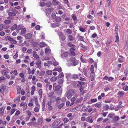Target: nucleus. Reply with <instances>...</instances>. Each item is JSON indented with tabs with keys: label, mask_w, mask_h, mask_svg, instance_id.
<instances>
[{
	"label": "nucleus",
	"mask_w": 128,
	"mask_h": 128,
	"mask_svg": "<svg viewBox=\"0 0 128 128\" xmlns=\"http://www.w3.org/2000/svg\"><path fill=\"white\" fill-rule=\"evenodd\" d=\"M75 93V92L74 90L71 89L69 90L67 93L66 97L68 99L70 98L72 96L74 95Z\"/></svg>",
	"instance_id": "1"
},
{
	"label": "nucleus",
	"mask_w": 128,
	"mask_h": 128,
	"mask_svg": "<svg viewBox=\"0 0 128 128\" xmlns=\"http://www.w3.org/2000/svg\"><path fill=\"white\" fill-rule=\"evenodd\" d=\"M61 86L60 85H58L56 86L55 88L54 91L56 92V93L58 94H62V90L60 89Z\"/></svg>",
	"instance_id": "2"
},
{
	"label": "nucleus",
	"mask_w": 128,
	"mask_h": 128,
	"mask_svg": "<svg viewBox=\"0 0 128 128\" xmlns=\"http://www.w3.org/2000/svg\"><path fill=\"white\" fill-rule=\"evenodd\" d=\"M60 122V120L58 119L55 120L52 124V127L53 128H56Z\"/></svg>",
	"instance_id": "3"
},
{
	"label": "nucleus",
	"mask_w": 128,
	"mask_h": 128,
	"mask_svg": "<svg viewBox=\"0 0 128 128\" xmlns=\"http://www.w3.org/2000/svg\"><path fill=\"white\" fill-rule=\"evenodd\" d=\"M8 70V69L5 68L3 70L1 71L2 74L4 76L7 74L10 71L9 70Z\"/></svg>",
	"instance_id": "4"
},
{
	"label": "nucleus",
	"mask_w": 128,
	"mask_h": 128,
	"mask_svg": "<svg viewBox=\"0 0 128 128\" xmlns=\"http://www.w3.org/2000/svg\"><path fill=\"white\" fill-rule=\"evenodd\" d=\"M86 121L90 123H92L93 122L92 117L91 116H88L86 119Z\"/></svg>",
	"instance_id": "5"
},
{
	"label": "nucleus",
	"mask_w": 128,
	"mask_h": 128,
	"mask_svg": "<svg viewBox=\"0 0 128 128\" xmlns=\"http://www.w3.org/2000/svg\"><path fill=\"white\" fill-rule=\"evenodd\" d=\"M80 48H81L84 51H86L87 50V46H85L82 44L81 43H80Z\"/></svg>",
	"instance_id": "6"
},
{
	"label": "nucleus",
	"mask_w": 128,
	"mask_h": 128,
	"mask_svg": "<svg viewBox=\"0 0 128 128\" xmlns=\"http://www.w3.org/2000/svg\"><path fill=\"white\" fill-rule=\"evenodd\" d=\"M68 55V53L67 52L63 53L61 56V57L63 58H67Z\"/></svg>",
	"instance_id": "7"
},
{
	"label": "nucleus",
	"mask_w": 128,
	"mask_h": 128,
	"mask_svg": "<svg viewBox=\"0 0 128 128\" xmlns=\"http://www.w3.org/2000/svg\"><path fill=\"white\" fill-rule=\"evenodd\" d=\"M102 102H99L97 103L96 104H94L95 106L97 108H100L102 105Z\"/></svg>",
	"instance_id": "8"
},
{
	"label": "nucleus",
	"mask_w": 128,
	"mask_h": 128,
	"mask_svg": "<svg viewBox=\"0 0 128 128\" xmlns=\"http://www.w3.org/2000/svg\"><path fill=\"white\" fill-rule=\"evenodd\" d=\"M32 34H27L25 35V37L26 39H30L32 37Z\"/></svg>",
	"instance_id": "9"
},
{
	"label": "nucleus",
	"mask_w": 128,
	"mask_h": 128,
	"mask_svg": "<svg viewBox=\"0 0 128 128\" xmlns=\"http://www.w3.org/2000/svg\"><path fill=\"white\" fill-rule=\"evenodd\" d=\"M125 92L123 91H119L118 93V95L120 97H122L125 94Z\"/></svg>",
	"instance_id": "10"
},
{
	"label": "nucleus",
	"mask_w": 128,
	"mask_h": 128,
	"mask_svg": "<svg viewBox=\"0 0 128 128\" xmlns=\"http://www.w3.org/2000/svg\"><path fill=\"white\" fill-rule=\"evenodd\" d=\"M5 108V107L3 106L0 108V114H3L4 113V110Z\"/></svg>",
	"instance_id": "11"
},
{
	"label": "nucleus",
	"mask_w": 128,
	"mask_h": 128,
	"mask_svg": "<svg viewBox=\"0 0 128 128\" xmlns=\"http://www.w3.org/2000/svg\"><path fill=\"white\" fill-rule=\"evenodd\" d=\"M9 41L11 42V43L13 44H16L17 43V42L15 40L14 38H10V40Z\"/></svg>",
	"instance_id": "12"
},
{
	"label": "nucleus",
	"mask_w": 128,
	"mask_h": 128,
	"mask_svg": "<svg viewBox=\"0 0 128 128\" xmlns=\"http://www.w3.org/2000/svg\"><path fill=\"white\" fill-rule=\"evenodd\" d=\"M90 79L91 81H93L95 78L94 74H90Z\"/></svg>",
	"instance_id": "13"
},
{
	"label": "nucleus",
	"mask_w": 128,
	"mask_h": 128,
	"mask_svg": "<svg viewBox=\"0 0 128 128\" xmlns=\"http://www.w3.org/2000/svg\"><path fill=\"white\" fill-rule=\"evenodd\" d=\"M38 124L41 125L42 124L43 121V120L42 118H40L38 119Z\"/></svg>",
	"instance_id": "14"
},
{
	"label": "nucleus",
	"mask_w": 128,
	"mask_h": 128,
	"mask_svg": "<svg viewBox=\"0 0 128 128\" xmlns=\"http://www.w3.org/2000/svg\"><path fill=\"white\" fill-rule=\"evenodd\" d=\"M81 109L80 110V111H82L85 112L87 110L88 108L86 107L85 105H84Z\"/></svg>",
	"instance_id": "15"
},
{
	"label": "nucleus",
	"mask_w": 128,
	"mask_h": 128,
	"mask_svg": "<svg viewBox=\"0 0 128 128\" xmlns=\"http://www.w3.org/2000/svg\"><path fill=\"white\" fill-rule=\"evenodd\" d=\"M17 27V26L16 24H14L11 28L10 30L12 31H13L16 29Z\"/></svg>",
	"instance_id": "16"
},
{
	"label": "nucleus",
	"mask_w": 128,
	"mask_h": 128,
	"mask_svg": "<svg viewBox=\"0 0 128 128\" xmlns=\"http://www.w3.org/2000/svg\"><path fill=\"white\" fill-rule=\"evenodd\" d=\"M72 78L73 79H76L78 78V77L77 74H73L72 76Z\"/></svg>",
	"instance_id": "17"
},
{
	"label": "nucleus",
	"mask_w": 128,
	"mask_h": 128,
	"mask_svg": "<svg viewBox=\"0 0 128 128\" xmlns=\"http://www.w3.org/2000/svg\"><path fill=\"white\" fill-rule=\"evenodd\" d=\"M80 108V107L76 106V107L72 108L70 110L72 112H75L76 110H77Z\"/></svg>",
	"instance_id": "18"
},
{
	"label": "nucleus",
	"mask_w": 128,
	"mask_h": 128,
	"mask_svg": "<svg viewBox=\"0 0 128 128\" xmlns=\"http://www.w3.org/2000/svg\"><path fill=\"white\" fill-rule=\"evenodd\" d=\"M120 119L119 118L118 116H115L113 119L114 122H116L119 120Z\"/></svg>",
	"instance_id": "19"
},
{
	"label": "nucleus",
	"mask_w": 128,
	"mask_h": 128,
	"mask_svg": "<svg viewBox=\"0 0 128 128\" xmlns=\"http://www.w3.org/2000/svg\"><path fill=\"white\" fill-rule=\"evenodd\" d=\"M68 40L70 41H72L74 40V37L72 35H69L68 36Z\"/></svg>",
	"instance_id": "20"
},
{
	"label": "nucleus",
	"mask_w": 128,
	"mask_h": 128,
	"mask_svg": "<svg viewBox=\"0 0 128 128\" xmlns=\"http://www.w3.org/2000/svg\"><path fill=\"white\" fill-rule=\"evenodd\" d=\"M90 71H91L90 74H94V66L93 65H92L91 66L90 68Z\"/></svg>",
	"instance_id": "21"
},
{
	"label": "nucleus",
	"mask_w": 128,
	"mask_h": 128,
	"mask_svg": "<svg viewBox=\"0 0 128 128\" xmlns=\"http://www.w3.org/2000/svg\"><path fill=\"white\" fill-rule=\"evenodd\" d=\"M57 79V78L56 76H53L52 78L50 79V81L52 82L56 81Z\"/></svg>",
	"instance_id": "22"
},
{
	"label": "nucleus",
	"mask_w": 128,
	"mask_h": 128,
	"mask_svg": "<svg viewBox=\"0 0 128 128\" xmlns=\"http://www.w3.org/2000/svg\"><path fill=\"white\" fill-rule=\"evenodd\" d=\"M6 87V86H2L0 90V92L2 93L5 90Z\"/></svg>",
	"instance_id": "23"
},
{
	"label": "nucleus",
	"mask_w": 128,
	"mask_h": 128,
	"mask_svg": "<svg viewBox=\"0 0 128 128\" xmlns=\"http://www.w3.org/2000/svg\"><path fill=\"white\" fill-rule=\"evenodd\" d=\"M58 84H61L63 83V80L62 79L60 78L58 80Z\"/></svg>",
	"instance_id": "24"
},
{
	"label": "nucleus",
	"mask_w": 128,
	"mask_h": 128,
	"mask_svg": "<svg viewBox=\"0 0 128 128\" xmlns=\"http://www.w3.org/2000/svg\"><path fill=\"white\" fill-rule=\"evenodd\" d=\"M26 32V30L25 28H22V29L21 33L22 34H25Z\"/></svg>",
	"instance_id": "25"
},
{
	"label": "nucleus",
	"mask_w": 128,
	"mask_h": 128,
	"mask_svg": "<svg viewBox=\"0 0 128 128\" xmlns=\"http://www.w3.org/2000/svg\"><path fill=\"white\" fill-rule=\"evenodd\" d=\"M52 5V3L50 2H48L46 4V6L48 7H50Z\"/></svg>",
	"instance_id": "26"
},
{
	"label": "nucleus",
	"mask_w": 128,
	"mask_h": 128,
	"mask_svg": "<svg viewBox=\"0 0 128 128\" xmlns=\"http://www.w3.org/2000/svg\"><path fill=\"white\" fill-rule=\"evenodd\" d=\"M10 11L11 12H18V11L17 10H16V9L13 8L12 7H10Z\"/></svg>",
	"instance_id": "27"
},
{
	"label": "nucleus",
	"mask_w": 128,
	"mask_h": 128,
	"mask_svg": "<svg viewBox=\"0 0 128 128\" xmlns=\"http://www.w3.org/2000/svg\"><path fill=\"white\" fill-rule=\"evenodd\" d=\"M4 23L6 24H9L11 22V21L9 20H7L4 21Z\"/></svg>",
	"instance_id": "28"
},
{
	"label": "nucleus",
	"mask_w": 128,
	"mask_h": 128,
	"mask_svg": "<svg viewBox=\"0 0 128 128\" xmlns=\"http://www.w3.org/2000/svg\"><path fill=\"white\" fill-rule=\"evenodd\" d=\"M123 90L125 91H127L128 90V86H124L122 88Z\"/></svg>",
	"instance_id": "29"
},
{
	"label": "nucleus",
	"mask_w": 128,
	"mask_h": 128,
	"mask_svg": "<svg viewBox=\"0 0 128 128\" xmlns=\"http://www.w3.org/2000/svg\"><path fill=\"white\" fill-rule=\"evenodd\" d=\"M52 3L54 6L57 5L58 4V2H56V0H53Z\"/></svg>",
	"instance_id": "30"
},
{
	"label": "nucleus",
	"mask_w": 128,
	"mask_h": 128,
	"mask_svg": "<svg viewBox=\"0 0 128 128\" xmlns=\"http://www.w3.org/2000/svg\"><path fill=\"white\" fill-rule=\"evenodd\" d=\"M20 101V98H18L15 99L14 102L16 103H18Z\"/></svg>",
	"instance_id": "31"
},
{
	"label": "nucleus",
	"mask_w": 128,
	"mask_h": 128,
	"mask_svg": "<svg viewBox=\"0 0 128 128\" xmlns=\"http://www.w3.org/2000/svg\"><path fill=\"white\" fill-rule=\"evenodd\" d=\"M42 90L41 89L39 91L38 93L40 98H41L42 97Z\"/></svg>",
	"instance_id": "32"
},
{
	"label": "nucleus",
	"mask_w": 128,
	"mask_h": 128,
	"mask_svg": "<svg viewBox=\"0 0 128 128\" xmlns=\"http://www.w3.org/2000/svg\"><path fill=\"white\" fill-rule=\"evenodd\" d=\"M68 46L71 48H74L75 46L74 45L70 43H68Z\"/></svg>",
	"instance_id": "33"
},
{
	"label": "nucleus",
	"mask_w": 128,
	"mask_h": 128,
	"mask_svg": "<svg viewBox=\"0 0 128 128\" xmlns=\"http://www.w3.org/2000/svg\"><path fill=\"white\" fill-rule=\"evenodd\" d=\"M62 120L65 123H66L69 121V120L66 118H63Z\"/></svg>",
	"instance_id": "34"
},
{
	"label": "nucleus",
	"mask_w": 128,
	"mask_h": 128,
	"mask_svg": "<svg viewBox=\"0 0 128 128\" xmlns=\"http://www.w3.org/2000/svg\"><path fill=\"white\" fill-rule=\"evenodd\" d=\"M82 71L84 72V74L85 76H87V72H86V69H85V68H84Z\"/></svg>",
	"instance_id": "35"
},
{
	"label": "nucleus",
	"mask_w": 128,
	"mask_h": 128,
	"mask_svg": "<svg viewBox=\"0 0 128 128\" xmlns=\"http://www.w3.org/2000/svg\"><path fill=\"white\" fill-rule=\"evenodd\" d=\"M18 52H16V54L15 55H14L13 56L14 58L16 60L17 59V58L18 56Z\"/></svg>",
	"instance_id": "36"
},
{
	"label": "nucleus",
	"mask_w": 128,
	"mask_h": 128,
	"mask_svg": "<svg viewBox=\"0 0 128 128\" xmlns=\"http://www.w3.org/2000/svg\"><path fill=\"white\" fill-rule=\"evenodd\" d=\"M33 56L36 59H38L39 58V56L38 54H33Z\"/></svg>",
	"instance_id": "37"
},
{
	"label": "nucleus",
	"mask_w": 128,
	"mask_h": 128,
	"mask_svg": "<svg viewBox=\"0 0 128 128\" xmlns=\"http://www.w3.org/2000/svg\"><path fill=\"white\" fill-rule=\"evenodd\" d=\"M45 73V71L44 70H42L40 73L39 76H42L44 75Z\"/></svg>",
	"instance_id": "38"
},
{
	"label": "nucleus",
	"mask_w": 128,
	"mask_h": 128,
	"mask_svg": "<svg viewBox=\"0 0 128 128\" xmlns=\"http://www.w3.org/2000/svg\"><path fill=\"white\" fill-rule=\"evenodd\" d=\"M17 90L18 91V94H19L20 93V92L21 88L20 86H18L17 87Z\"/></svg>",
	"instance_id": "39"
},
{
	"label": "nucleus",
	"mask_w": 128,
	"mask_h": 128,
	"mask_svg": "<svg viewBox=\"0 0 128 128\" xmlns=\"http://www.w3.org/2000/svg\"><path fill=\"white\" fill-rule=\"evenodd\" d=\"M44 42H41L40 44V47H44Z\"/></svg>",
	"instance_id": "40"
},
{
	"label": "nucleus",
	"mask_w": 128,
	"mask_h": 128,
	"mask_svg": "<svg viewBox=\"0 0 128 128\" xmlns=\"http://www.w3.org/2000/svg\"><path fill=\"white\" fill-rule=\"evenodd\" d=\"M61 20V18L60 17H58L56 19V21L57 22H59Z\"/></svg>",
	"instance_id": "41"
},
{
	"label": "nucleus",
	"mask_w": 128,
	"mask_h": 128,
	"mask_svg": "<svg viewBox=\"0 0 128 128\" xmlns=\"http://www.w3.org/2000/svg\"><path fill=\"white\" fill-rule=\"evenodd\" d=\"M64 104V103H62L60 104L58 106V108L59 109H60L63 106Z\"/></svg>",
	"instance_id": "42"
},
{
	"label": "nucleus",
	"mask_w": 128,
	"mask_h": 128,
	"mask_svg": "<svg viewBox=\"0 0 128 128\" xmlns=\"http://www.w3.org/2000/svg\"><path fill=\"white\" fill-rule=\"evenodd\" d=\"M27 113L28 114V116H30L32 115V114L30 112V111L29 110H28L26 111Z\"/></svg>",
	"instance_id": "43"
},
{
	"label": "nucleus",
	"mask_w": 128,
	"mask_h": 128,
	"mask_svg": "<svg viewBox=\"0 0 128 128\" xmlns=\"http://www.w3.org/2000/svg\"><path fill=\"white\" fill-rule=\"evenodd\" d=\"M119 41V37L118 36V33L117 34L116 36V42H118Z\"/></svg>",
	"instance_id": "44"
},
{
	"label": "nucleus",
	"mask_w": 128,
	"mask_h": 128,
	"mask_svg": "<svg viewBox=\"0 0 128 128\" xmlns=\"http://www.w3.org/2000/svg\"><path fill=\"white\" fill-rule=\"evenodd\" d=\"M64 76V74L63 73H61L58 76V78H60Z\"/></svg>",
	"instance_id": "45"
},
{
	"label": "nucleus",
	"mask_w": 128,
	"mask_h": 128,
	"mask_svg": "<svg viewBox=\"0 0 128 128\" xmlns=\"http://www.w3.org/2000/svg\"><path fill=\"white\" fill-rule=\"evenodd\" d=\"M82 56L80 57V60L82 62H87L86 60L82 58Z\"/></svg>",
	"instance_id": "46"
},
{
	"label": "nucleus",
	"mask_w": 128,
	"mask_h": 128,
	"mask_svg": "<svg viewBox=\"0 0 128 128\" xmlns=\"http://www.w3.org/2000/svg\"><path fill=\"white\" fill-rule=\"evenodd\" d=\"M69 55L72 56H74L76 55L75 53L73 52H70L69 53Z\"/></svg>",
	"instance_id": "47"
},
{
	"label": "nucleus",
	"mask_w": 128,
	"mask_h": 128,
	"mask_svg": "<svg viewBox=\"0 0 128 128\" xmlns=\"http://www.w3.org/2000/svg\"><path fill=\"white\" fill-rule=\"evenodd\" d=\"M4 26L2 24H0V31L2 30L4 27H3Z\"/></svg>",
	"instance_id": "48"
},
{
	"label": "nucleus",
	"mask_w": 128,
	"mask_h": 128,
	"mask_svg": "<svg viewBox=\"0 0 128 128\" xmlns=\"http://www.w3.org/2000/svg\"><path fill=\"white\" fill-rule=\"evenodd\" d=\"M97 100L96 98H93L91 100V102H96Z\"/></svg>",
	"instance_id": "49"
},
{
	"label": "nucleus",
	"mask_w": 128,
	"mask_h": 128,
	"mask_svg": "<svg viewBox=\"0 0 128 128\" xmlns=\"http://www.w3.org/2000/svg\"><path fill=\"white\" fill-rule=\"evenodd\" d=\"M46 4V3L44 2H41L40 3V6H45Z\"/></svg>",
	"instance_id": "50"
},
{
	"label": "nucleus",
	"mask_w": 128,
	"mask_h": 128,
	"mask_svg": "<svg viewBox=\"0 0 128 128\" xmlns=\"http://www.w3.org/2000/svg\"><path fill=\"white\" fill-rule=\"evenodd\" d=\"M42 107L45 108L46 105L45 104V102H44V100H43V102H42Z\"/></svg>",
	"instance_id": "51"
},
{
	"label": "nucleus",
	"mask_w": 128,
	"mask_h": 128,
	"mask_svg": "<svg viewBox=\"0 0 128 128\" xmlns=\"http://www.w3.org/2000/svg\"><path fill=\"white\" fill-rule=\"evenodd\" d=\"M66 32L68 34H71L72 33V31L69 29L67 30Z\"/></svg>",
	"instance_id": "52"
},
{
	"label": "nucleus",
	"mask_w": 128,
	"mask_h": 128,
	"mask_svg": "<svg viewBox=\"0 0 128 128\" xmlns=\"http://www.w3.org/2000/svg\"><path fill=\"white\" fill-rule=\"evenodd\" d=\"M60 97H58L56 100V102L57 103H59L60 100Z\"/></svg>",
	"instance_id": "53"
},
{
	"label": "nucleus",
	"mask_w": 128,
	"mask_h": 128,
	"mask_svg": "<svg viewBox=\"0 0 128 128\" xmlns=\"http://www.w3.org/2000/svg\"><path fill=\"white\" fill-rule=\"evenodd\" d=\"M46 73L48 75H51L52 74V72L51 71L48 70L46 72Z\"/></svg>",
	"instance_id": "54"
},
{
	"label": "nucleus",
	"mask_w": 128,
	"mask_h": 128,
	"mask_svg": "<svg viewBox=\"0 0 128 128\" xmlns=\"http://www.w3.org/2000/svg\"><path fill=\"white\" fill-rule=\"evenodd\" d=\"M16 110V109L15 110V109L12 108L11 109V112H10V113H11V114H14Z\"/></svg>",
	"instance_id": "55"
},
{
	"label": "nucleus",
	"mask_w": 128,
	"mask_h": 128,
	"mask_svg": "<svg viewBox=\"0 0 128 128\" xmlns=\"http://www.w3.org/2000/svg\"><path fill=\"white\" fill-rule=\"evenodd\" d=\"M47 11L48 12V13L50 14L52 12V10L50 8H48L47 9Z\"/></svg>",
	"instance_id": "56"
},
{
	"label": "nucleus",
	"mask_w": 128,
	"mask_h": 128,
	"mask_svg": "<svg viewBox=\"0 0 128 128\" xmlns=\"http://www.w3.org/2000/svg\"><path fill=\"white\" fill-rule=\"evenodd\" d=\"M19 75H20V77H21L22 78H24V74L22 73V72L20 73Z\"/></svg>",
	"instance_id": "57"
},
{
	"label": "nucleus",
	"mask_w": 128,
	"mask_h": 128,
	"mask_svg": "<svg viewBox=\"0 0 128 128\" xmlns=\"http://www.w3.org/2000/svg\"><path fill=\"white\" fill-rule=\"evenodd\" d=\"M61 38L63 40H64L66 39V37L64 36H61Z\"/></svg>",
	"instance_id": "58"
},
{
	"label": "nucleus",
	"mask_w": 128,
	"mask_h": 128,
	"mask_svg": "<svg viewBox=\"0 0 128 128\" xmlns=\"http://www.w3.org/2000/svg\"><path fill=\"white\" fill-rule=\"evenodd\" d=\"M118 24H116V27L115 28V30L116 32L118 31Z\"/></svg>",
	"instance_id": "59"
},
{
	"label": "nucleus",
	"mask_w": 128,
	"mask_h": 128,
	"mask_svg": "<svg viewBox=\"0 0 128 128\" xmlns=\"http://www.w3.org/2000/svg\"><path fill=\"white\" fill-rule=\"evenodd\" d=\"M95 27L94 26H91L90 28V29L92 30H94L95 29Z\"/></svg>",
	"instance_id": "60"
},
{
	"label": "nucleus",
	"mask_w": 128,
	"mask_h": 128,
	"mask_svg": "<svg viewBox=\"0 0 128 128\" xmlns=\"http://www.w3.org/2000/svg\"><path fill=\"white\" fill-rule=\"evenodd\" d=\"M34 110L35 112H38V111L39 109L37 107H35L34 109Z\"/></svg>",
	"instance_id": "61"
},
{
	"label": "nucleus",
	"mask_w": 128,
	"mask_h": 128,
	"mask_svg": "<svg viewBox=\"0 0 128 128\" xmlns=\"http://www.w3.org/2000/svg\"><path fill=\"white\" fill-rule=\"evenodd\" d=\"M48 108L49 110L52 111V110L53 108L52 106H48Z\"/></svg>",
	"instance_id": "62"
},
{
	"label": "nucleus",
	"mask_w": 128,
	"mask_h": 128,
	"mask_svg": "<svg viewBox=\"0 0 128 128\" xmlns=\"http://www.w3.org/2000/svg\"><path fill=\"white\" fill-rule=\"evenodd\" d=\"M91 36L92 38H94L97 36V34L96 33H95L93 34H92Z\"/></svg>",
	"instance_id": "63"
},
{
	"label": "nucleus",
	"mask_w": 128,
	"mask_h": 128,
	"mask_svg": "<svg viewBox=\"0 0 128 128\" xmlns=\"http://www.w3.org/2000/svg\"><path fill=\"white\" fill-rule=\"evenodd\" d=\"M22 28V25H20L18 26V30H20Z\"/></svg>",
	"instance_id": "64"
}]
</instances>
